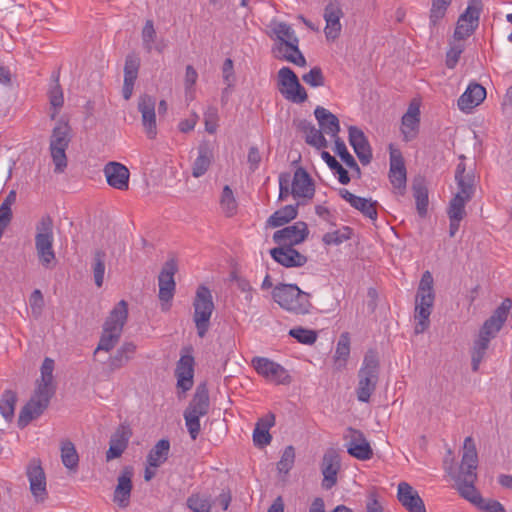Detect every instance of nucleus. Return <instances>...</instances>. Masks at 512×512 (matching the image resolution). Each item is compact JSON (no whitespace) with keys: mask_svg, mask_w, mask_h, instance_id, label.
Listing matches in <instances>:
<instances>
[{"mask_svg":"<svg viewBox=\"0 0 512 512\" xmlns=\"http://www.w3.org/2000/svg\"><path fill=\"white\" fill-rule=\"evenodd\" d=\"M490 340L478 335V338L474 341L471 350V366L474 372L479 370V366L483 361L486 351L489 347Z\"/></svg>","mask_w":512,"mask_h":512,"instance_id":"47","label":"nucleus"},{"mask_svg":"<svg viewBox=\"0 0 512 512\" xmlns=\"http://www.w3.org/2000/svg\"><path fill=\"white\" fill-rule=\"evenodd\" d=\"M413 196L416 202V209L421 217L427 214L429 199L428 190L423 181H415L412 186Z\"/></svg>","mask_w":512,"mask_h":512,"instance_id":"46","label":"nucleus"},{"mask_svg":"<svg viewBox=\"0 0 512 512\" xmlns=\"http://www.w3.org/2000/svg\"><path fill=\"white\" fill-rule=\"evenodd\" d=\"M335 153L341 158V160L345 163L347 167L352 170H355L358 174L360 173V168L354 159V157L349 153L344 141L340 138H336L334 141Z\"/></svg>","mask_w":512,"mask_h":512,"instance_id":"52","label":"nucleus"},{"mask_svg":"<svg viewBox=\"0 0 512 512\" xmlns=\"http://www.w3.org/2000/svg\"><path fill=\"white\" fill-rule=\"evenodd\" d=\"M186 504L193 512H211L212 496L208 492H194L187 498Z\"/></svg>","mask_w":512,"mask_h":512,"instance_id":"41","label":"nucleus"},{"mask_svg":"<svg viewBox=\"0 0 512 512\" xmlns=\"http://www.w3.org/2000/svg\"><path fill=\"white\" fill-rule=\"evenodd\" d=\"M321 157L328 167L338 174V180L341 184L346 185L350 182L347 170L329 152L323 151Z\"/></svg>","mask_w":512,"mask_h":512,"instance_id":"50","label":"nucleus"},{"mask_svg":"<svg viewBox=\"0 0 512 512\" xmlns=\"http://www.w3.org/2000/svg\"><path fill=\"white\" fill-rule=\"evenodd\" d=\"M397 499L408 512H426L425 504L418 491L407 482L398 484Z\"/></svg>","mask_w":512,"mask_h":512,"instance_id":"26","label":"nucleus"},{"mask_svg":"<svg viewBox=\"0 0 512 512\" xmlns=\"http://www.w3.org/2000/svg\"><path fill=\"white\" fill-rule=\"evenodd\" d=\"M485 98V88L478 83H471L468 85L465 92L459 97L457 105L462 112L469 113L476 106L480 105Z\"/></svg>","mask_w":512,"mask_h":512,"instance_id":"31","label":"nucleus"},{"mask_svg":"<svg viewBox=\"0 0 512 512\" xmlns=\"http://www.w3.org/2000/svg\"><path fill=\"white\" fill-rule=\"evenodd\" d=\"M198 79V73L192 65H187L185 69L184 87L187 100H193L195 97V84Z\"/></svg>","mask_w":512,"mask_h":512,"instance_id":"56","label":"nucleus"},{"mask_svg":"<svg viewBox=\"0 0 512 512\" xmlns=\"http://www.w3.org/2000/svg\"><path fill=\"white\" fill-rule=\"evenodd\" d=\"M170 442L167 439L159 440L147 455V464L154 469L164 464L169 455Z\"/></svg>","mask_w":512,"mask_h":512,"instance_id":"38","label":"nucleus"},{"mask_svg":"<svg viewBox=\"0 0 512 512\" xmlns=\"http://www.w3.org/2000/svg\"><path fill=\"white\" fill-rule=\"evenodd\" d=\"M345 437L347 452L351 456L359 460H369L373 456L372 448L361 431L349 428Z\"/></svg>","mask_w":512,"mask_h":512,"instance_id":"21","label":"nucleus"},{"mask_svg":"<svg viewBox=\"0 0 512 512\" xmlns=\"http://www.w3.org/2000/svg\"><path fill=\"white\" fill-rule=\"evenodd\" d=\"M270 255L277 263L287 268L301 267L307 263V257L294 247L279 246L271 249Z\"/></svg>","mask_w":512,"mask_h":512,"instance_id":"30","label":"nucleus"},{"mask_svg":"<svg viewBox=\"0 0 512 512\" xmlns=\"http://www.w3.org/2000/svg\"><path fill=\"white\" fill-rule=\"evenodd\" d=\"M105 274V254L102 251H97L94 255L93 275L97 287H101L104 281Z\"/></svg>","mask_w":512,"mask_h":512,"instance_id":"57","label":"nucleus"},{"mask_svg":"<svg viewBox=\"0 0 512 512\" xmlns=\"http://www.w3.org/2000/svg\"><path fill=\"white\" fill-rule=\"evenodd\" d=\"M291 195L299 204L310 201L315 194V184L309 173L302 167L295 170L293 177H290Z\"/></svg>","mask_w":512,"mask_h":512,"instance_id":"15","label":"nucleus"},{"mask_svg":"<svg viewBox=\"0 0 512 512\" xmlns=\"http://www.w3.org/2000/svg\"><path fill=\"white\" fill-rule=\"evenodd\" d=\"M140 59L134 55H128L124 66V82L122 94L125 100H129L133 94L134 84L138 77Z\"/></svg>","mask_w":512,"mask_h":512,"instance_id":"34","label":"nucleus"},{"mask_svg":"<svg viewBox=\"0 0 512 512\" xmlns=\"http://www.w3.org/2000/svg\"><path fill=\"white\" fill-rule=\"evenodd\" d=\"M478 466V454L474 439L471 436L465 438L463 443V455L460 471L456 479V485L462 497L475 504L481 501L482 497L474 486L477 479L476 469Z\"/></svg>","mask_w":512,"mask_h":512,"instance_id":"2","label":"nucleus"},{"mask_svg":"<svg viewBox=\"0 0 512 512\" xmlns=\"http://www.w3.org/2000/svg\"><path fill=\"white\" fill-rule=\"evenodd\" d=\"M302 130L305 133V140L307 144L318 149L327 147L328 143L323 135L321 128L317 129L311 123L304 122L302 124Z\"/></svg>","mask_w":512,"mask_h":512,"instance_id":"45","label":"nucleus"},{"mask_svg":"<svg viewBox=\"0 0 512 512\" xmlns=\"http://www.w3.org/2000/svg\"><path fill=\"white\" fill-rule=\"evenodd\" d=\"M272 297L280 307L295 314H306L311 308L309 294L295 284L276 285Z\"/></svg>","mask_w":512,"mask_h":512,"instance_id":"8","label":"nucleus"},{"mask_svg":"<svg viewBox=\"0 0 512 512\" xmlns=\"http://www.w3.org/2000/svg\"><path fill=\"white\" fill-rule=\"evenodd\" d=\"M376 202L371 201V199L362 198L356 196L352 207L359 210L364 216L376 220L377 218V210H376Z\"/></svg>","mask_w":512,"mask_h":512,"instance_id":"54","label":"nucleus"},{"mask_svg":"<svg viewBox=\"0 0 512 512\" xmlns=\"http://www.w3.org/2000/svg\"><path fill=\"white\" fill-rule=\"evenodd\" d=\"M251 364L260 376L271 383L288 385L292 381L288 370L269 358L257 356L252 359Z\"/></svg>","mask_w":512,"mask_h":512,"instance_id":"12","label":"nucleus"},{"mask_svg":"<svg viewBox=\"0 0 512 512\" xmlns=\"http://www.w3.org/2000/svg\"><path fill=\"white\" fill-rule=\"evenodd\" d=\"M459 159L460 162L455 170L456 194L465 197V199H472L475 193L476 177L473 170H466L465 156L461 155Z\"/></svg>","mask_w":512,"mask_h":512,"instance_id":"22","label":"nucleus"},{"mask_svg":"<svg viewBox=\"0 0 512 512\" xmlns=\"http://www.w3.org/2000/svg\"><path fill=\"white\" fill-rule=\"evenodd\" d=\"M107 183L114 189L128 190L130 172L126 166L119 162H109L104 167Z\"/></svg>","mask_w":512,"mask_h":512,"instance_id":"27","label":"nucleus"},{"mask_svg":"<svg viewBox=\"0 0 512 512\" xmlns=\"http://www.w3.org/2000/svg\"><path fill=\"white\" fill-rule=\"evenodd\" d=\"M297 217V206L286 205L275 211L267 220V225L273 228L280 227Z\"/></svg>","mask_w":512,"mask_h":512,"instance_id":"43","label":"nucleus"},{"mask_svg":"<svg viewBox=\"0 0 512 512\" xmlns=\"http://www.w3.org/2000/svg\"><path fill=\"white\" fill-rule=\"evenodd\" d=\"M49 101L51 106L54 109H59L63 106L64 97H63V91L61 89V86L58 83V79L55 80V83L50 88L48 92Z\"/></svg>","mask_w":512,"mask_h":512,"instance_id":"62","label":"nucleus"},{"mask_svg":"<svg viewBox=\"0 0 512 512\" xmlns=\"http://www.w3.org/2000/svg\"><path fill=\"white\" fill-rule=\"evenodd\" d=\"M194 357L190 354H182L175 368L177 388L186 393L194 383Z\"/></svg>","mask_w":512,"mask_h":512,"instance_id":"23","label":"nucleus"},{"mask_svg":"<svg viewBox=\"0 0 512 512\" xmlns=\"http://www.w3.org/2000/svg\"><path fill=\"white\" fill-rule=\"evenodd\" d=\"M131 434V430L128 426L120 425L116 429L111 435L109 449L106 452L107 461L119 458L123 454L128 446Z\"/></svg>","mask_w":512,"mask_h":512,"instance_id":"33","label":"nucleus"},{"mask_svg":"<svg viewBox=\"0 0 512 512\" xmlns=\"http://www.w3.org/2000/svg\"><path fill=\"white\" fill-rule=\"evenodd\" d=\"M214 160V148L208 141H203L197 147V156L194 159L191 170L192 176L200 178L206 174Z\"/></svg>","mask_w":512,"mask_h":512,"instance_id":"29","label":"nucleus"},{"mask_svg":"<svg viewBox=\"0 0 512 512\" xmlns=\"http://www.w3.org/2000/svg\"><path fill=\"white\" fill-rule=\"evenodd\" d=\"M434 279L430 271H425L415 295L414 319L415 334L424 333L430 326V315L435 301Z\"/></svg>","mask_w":512,"mask_h":512,"instance_id":"3","label":"nucleus"},{"mask_svg":"<svg viewBox=\"0 0 512 512\" xmlns=\"http://www.w3.org/2000/svg\"><path fill=\"white\" fill-rule=\"evenodd\" d=\"M184 419L190 437L196 440L200 432V417L191 415L190 413H184Z\"/></svg>","mask_w":512,"mask_h":512,"instance_id":"63","label":"nucleus"},{"mask_svg":"<svg viewBox=\"0 0 512 512\" xmlns=\"http://www.w3.org/2000/svg\"><path fill=\"white\" fill-rule=\"evenodd\" d=\"M314 115L323 133L329 135L334 141L336 138H339V119L333 113L324 107L317 106L314 110Z\"/></svg>","mask_w":512,"mask_h":512,"instance_id":"35","label":"nucleus"},{"mask_svg":"<svg viewBox=\"0 0 512 512\" xmlns=\"http://www.w3.org/2000/svg\"><path fill=\"white\" fill-rule=\"evenodd\" d=\"M177 269L176 260L170 259L165 262L158 276L159 299L163 311H167L170 308V302L173 299L176 287L174 275Z\"/></svg>","mask_w":512,"mask_h":512,"instance_id":"14","label":"nucleus"},{"mask_svg":"<svg viewBox=\"0 0 512 512\" xmlns=\"http://www.w3.org/2000/svg\"><path fill=\"white\" fill-rule=\"evenodd\" d=\"M267 35L273 41L271 51L277 59L300 67L306 65V59L299 49V38L290 24L273 19L268 25Z\"/></svg>","mask_w":512,"mask_h":512,"instance_id":"1","label":"nucleus"},{"mask_svg":"<svg viewBox=\"0 0 512 512\" xmlns=\"http://www.w3.org/2000/svg\"><path fill=\"white\" fill-rule=\"evenodd\" d=\"M71 138V127L67 122L57 123L52 130L49 150L56 174L64 173L68 166L66 150L71 142Z\"/></svg>","mask_w":512,"mask_h":512,"instance_id":"9","label":"nucleus"},{"mask_svg":"<svg viewBox=\"0 0 512 512\" xmlns=\"http://www.w3.org/2000/svg\"><path fill=\"white\" fill-rule=\"evenodd\" d=\"M351 235L352 229L348 226H344L341 229L324 234L322 241L326 245H340L343 242L349 240Z\"/></svg>","mask_w":512,"mask_h":512,"instance_id":"51","label":"nucleus"},{"mask_svg":"<svg viewBox=\"0 0 512 512\" xmlns=\"http://www.w3.org/2000/svg\"><path fill=\"white\" fill-rule=\"evenodd\" d=\"M309 230L305 222L299 221L293 225L277 230L273 234V241L279 246L294 247L302 243L308 236Z\"/></svg>","mask_w":512,"mask_h":512,"instance_id":"18","label":"nucleus"},{"mask_svg":"<svg viewBox=\"0 0 512 512\" xmlns=\"http://www.w3.org/2000/svg\"><path fill=\"white\" fill-rule=\"evenodd\" d=\"M452 0H432L429 13V27L433 33L446 15Z\"/></svg>","mask_w":512,"mask_h":512,"instance_id":"44","label":"nucleus"},{"mask_svg":"<svg viewBox=\"0 0 512 512\" xmlns=\"http://www.w3.org/2000/svg\"><path fill=\"white\" fill-rule=\"evenodd\" d=\"M133 469L132 467H124L117 478V485L113 494V501L120 507L129 506L132 485Z\"/></svg>","mask_w":512,"mask_h":512,"instance_id":"25","label":"nucleus"},{"mask_svg":"<svg viewBox=\"0 0 512 512\" xmlns=\"http://www.w3.org/2000/svg\"><path fill=\"white\" fill-rule=\"evenodd\" d=\"M389 180L394 193L403 196L406 191V168L401 154L395 151L390 154Z\"/></svg>","mask_w":512,"mask_h":512,"instance_id":"24","label":"nucleus"},{"mask_svg":"<svg viewBox=\"0 0 512 512\" xmlns=\"http://www.w3.org/2000/svg\"><path fill=\"white\" fill-rule=\"evenodd\" d=\"M142 42L144 49L150 53L154 48V42L156 39V30L152 20H147L142 29Z\"/></svg>","mask_w":512,"mask_h":512,"instance_id":"58","label":"nucleus"},{"mask_svg":"<svg viewBox=\"0 0 512 512\" xmlns=\"http://www.w3.org/2000/svg\"><path fill=\"white\" fill-rule=\"evenodd\" d=\"M220 205L223 210V212L227 216H233L237 209V203L233 194L232 189L226 185L223 188L221 199H220Z\"/></svg>","mask_w":512,"mask_h":512,"instance_id":"55","label":"nucleus"},{"mask_svg":"<svg viewBox=\"0 0 512 512\" xmlns=\"http://www.w3.org/2000/svg\"><path fill=\"white\" fill-rule=\"evenodd\" d=\"M278 84L279 92L286 100L297 104L307 100L306 90L290 67H282L278 71Z\"/></svg>","mask_w":512,"mask_h":512,"instance_id":"11","label":"nucleus"},{"mask_svg":"<svg viewBox=\"0 0 512 512\" xmlns=\"http://www.w3.org/2000/svg\"><path fill=\"white\" fill-rule=\"evenodd\" d=\"M128 318V304L120 300L110 311L103 324V331L95 352L111 351L119 342Z\"/></svg>","mask_w":512,"mask_h":512,"instance_id":"4","label":"nucleus"},{"mask_svg":"<svg viewBox=\"0 0 512 512\" xmlns=\"http://www.w3.org/2000/svg\"><path fill=\"white\" fill-rule=\"evenodd\" d=\"M54 369V360L46 357L40 367V377L37 379L34 389V420L44 413L56 393Z\"/></svg>","mask_w":512,"mask_h":512,"instance_id":"6","label":"nucleus"},{"mask_svg":"<svg viewBox=\"0 0 512 512\" xmlns=\"http://www.w3.org/2000/svg\"><path fill=\"white\" fill-rule=\"evenodd\" d=\"M511 308L512 301L510 299H505L493 314L483 323L479 335L490 341L495 338L503 327Z\"/></svg>","mask_w":512,"mask_h":512,"instance_id":"17","label":"nucleus"},{"mask_svg":"<svg viewBox=\"0 0 512 512\" xmlns=\"http://www.w3.org/2000/svg\"><path fill=\"white\" fill-rule=\"evenodd\" d=\"M193 308V320L197 334L200 338H203L209 330L210 318L215 308L212 293L208 287L200 285L197 288Z\"/></svg>","mask_w":512,"mask_h":512,"instance_id":"10","label":"nucleus"},{"mask_svg":"<svg viewBox=\"0 0 512 512\" xmlns=\"http://www.w3.org/2000/svg\"><path fill=\"white\" fill-rule=\"evenodd\" d=\"M464 49V41L455 40V38H453V40L450 42L449 50L446 53V66L448 68L453 69L457 65Z\"/></svg>","mask_w":512,"mask_h":512,"instance_id":"53","label":"nucleus"},{"mask_svg":"<svg viewBox=\"0 0 512 512\" xmlns=\"http://www.w3.org/2000/svg\"><path fill=\"white\" fill-rule=\"evenodd\" d=\"M209 411V393L205 384L197 387L196 392L184 413H190L198 417L205 416Z\"/></svg>","mask_w":512,"mask_h":512,"instance_id":"37","label":"nucleus"},{"mask_svg":"<svg viewBox=\"0 0 512 512\" xmlns=\"http://www.w3.org/2000/svg\"><path fill=\"white\" fill-rule=\"evenodd\" d=\"M289 335L298 342L307 345H311L317 340V334L313 330L304 329L302 327L291 329Z\"/></svg>","mask_w":512,"mask_h":512,"instance_id":"59","label":"nucleus"},{"mask_svg":"<svg viewBox=\"0 0 512 512\" xmlns=\"http://www.w3.org/2000/svg\"><path fill=\"white\" fill-rule=\"evenodd\" d=\"M379 358L375 351H368L358 371L357 399L367 403L374 393L379 380Z\"/></svg>","mask_w":512,"mask_h":512,"instance_id":"7","label":"nucleus"},{"mask_svg":"<svg viewBox=\"0 0 512 512\" xmlns=\"http://www.w3.org/2000/svg\"><path fill=\"white\" fill-rule=\"evenodd\" d=\"M295 461V451L292 446H287L281 456V459L277 463V468L281 473H288Z\"/></svg>","mask_w":512,"mask_h":512,"instance_id":"60","label":"nucleus"},{"mask_svg":"<svg viewBox=\"0 0 512 512\" xmlns=\"http://www.w3.org/2000/svg\"><path fill=\"white\" fill-rule=\"evenodd\" d=\"M60 456L65 468L72 472L77 471L79 466V455L73 442L68 439L61 441Z\"/></svg>","mask_w":512,"mask_h":512,"instance_id":"39","label":"nucleus"},{"mask_svg":"<svg viewBox=\"0 0 512 512\" xmlns=\"http://www.w3.org/2000/svg\"><path fill=\"white\" fill-rule=\"evenodd\" d=\"M302 80L311 87L323 86L325 82L322 70L319 67H313L308 73H305Z\"/></svg>","mask_w":512,"mask_h":512,"instance_id":"61","label":"nucleus"},{"mask_svg":"<svg viewBox=\"0 0 512 512\" xmlns=\"http://www.w3.org/2000/svg\"><path fill=\"white\" fill-rule=\"evenodd\" d=\"M482 11L480 0H470L465 11L459 16L453 38L465 41L470 37L479 25Z\"/></svg>","mask_w":512,"mask_h":512,"instance_id":"13","label":"nucleus"},{"mask_svg":"<svg viewBox=\"0 0 512 512\" xmlns=\"http://www.w3.org/2000/svg\"><path fill=\"white\" fill-rule=\"evenodd\" d=\"M420 125V107L416 102H411L406 113L402 116L401 132L405 141L416 138Z\"/></svg>","mask_w":512,"mask_h":512,"instance_id":"32","label":"nucleus"},{"mask_svg":"<svg viewBox=\"0 0 512 512\" xmlns=\"http://www.w3.org/2000/svg\"><path fill=\"white\" fill-rule=\"evenodd\" d=\"M274 424L275 415L273 413H267L258 419L253 431V441L257 447L263 448L271 443L272 436L269 430Z\"/></svg>","mask_w":512,"mask_h":512,"instance_id":"36","label":"nucleus"},{"mask_svg":"<svg viewBox=\"0 0 512 512\" xmlns=\"http://www.w3.org/2000/svg\"><path fill=\"white\" fill-rule=\"evenodd\" d=\"M344 16L342 5L338 0H329L323 12L325 20L324 33L328 41L336 40L342 31L341 18Z\"/></svg>","mask_w":512,"mask_h":512,"instance_id":"16","label":"nucleus"},{"mask_svg":"<svg viewBox=\"0 0 512 512\" xmlns=\"http://www.w3.org/2000/svg\"><path fill=\"white\" fill-rule=\"evenodd\" d=\"M156 100L153 96L143 94L138 98L137 108L141 113L142 125L149 139H154L157 135Z\"/></svg>","mask_w":512,"mask_h":512,"instance_id":"19","label":"nucleus"},{"mask_svg":"<svg viewBox=\"0 0 512 512\" xmlns=\"http://www.w3.org/2000/svg\"><path fill=\"white\" fill-rule=\"evenodd\" d=\"M349 355L350 338L348 333H343L338 340L334 354V365L336 370L340 371L345 368Z\"/></svg>","mask_w":512,"mask_h":512,"instance_id":"42","label":"nucleus"},{"mask_svg":"<svg viewBox=\"0 0 512 512\" xmlns=\"http://www.w3.org/2000/svg\"><path fill=\"white\" fill-rule=\"evenodd\" d=\"M53 244V220L50 216L45 215L36 225L34 245L39 264L47 270H52L57 265V258Z\"/></svg>","mask_w":512,"mask_h":512,"instance_id":"5","label":"nucleus"},{"mask_svg":"<svg viewBox=\"0 0 512 512\" xmlns=\"http://www.w3.org/2000/svg\"><path fill=\"white\" fill-rule=\"evenodd\" d=\"M17 395L12 390H5L0 399V413L6 421H12L14 417Z\"/></svg>","mask_w":512,"mask_h":512,"instance_id":"48","label":"nucleus"},{"mask_svg":"<svg viewBox=\"0 0 512 512\" xmlns=\"http://www.w3.org/2000/svg\"><path fill=\"white\" fill-rule=\"evenodd\" d=\"M205 129L213 134L217 130L218 111L214 107H209L204 113Z\"/></svg>","mask_w":512,"mask_h":512,"instance_id":"64","label":"nucleus"},{"mask_svg":"<svg viewBox=\"0 0 512 512\" xmlns=\"http://www.w3.org/2000/svg\"><path fill=\"white\" fill-rule=\"evenodd\" d=\"M471 199L455 194L451 199L447 214L449 219L463 220L466 216L465 206Z\"/></svg>","mask_w":512,"mask_h":512,"instance_id":"49","label":"nucleus"},{"mask_svg":"<svg viewBox=\"0 0 512 512\" xmlns=\"http://www.w3.org/2000/svg\"><path fill=\"white\" fill-rule=\"evenodd\" d=\"M48 500L45 473L41 467L34 466V506L44 505Z\"/></svg>","mask_w":512,"mask_h":512,"instance_id":"40","label":"nucleus"},{"mask_svg":"<svg viewBox=\"0 0 512 512\" xmlns=\"http://www.w3.org/2000/svg\"><path fill=\"white\" fill-rule=\"evenodd\" d=\"M348 131L349 143L359 161L363 165L369 164L372 159V151L364 132L356 126H350Z\"/></svg>","mask_w":512,"mask_h":512,"instance_id":"28","label":"nucleus"},{"mask_svg":"<svg viewBox=\"0 0 512 512\" xmlns=\"http://www.w3.org/2000/svg\"><path fill=\"white\" fill-rule=\"evenodd\" d=\"M340 468L341 460L337 452L333 449L325 452L321 461L322 487L325 490H330L337 484V475Z\"/></svg>","mask_w":512,"mask_h":512,"instance_id":"20","label":"nucleus"}]
</instances>
